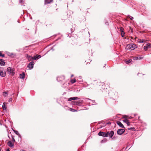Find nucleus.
Segmentation results:
<instances>
[{
  "label": "nucleus",
  "instance_id": "nucleus-1",
  "mask_svg": "<svg viewBox=\"0 0 151 151\" xmlns=\"http://www.w3.org/2000/svg\"><path fill=\"white\" fill-rule=\"evenodd\" d=\"M137 47L135 44L132 43L127 45L126 46V48L127 49L132 50H134Z\"/></svg>",
  "mask_w": 151,
  "mask_h": 151
},
{
  "label": "nucleus",
  "instance_id": "nucleus-2",
  "mask_svg": "<svg viewBox=\"0 0 151 151\" xmlns=\"http://www.w3.org/2000/svg\"><path fill=\"white\" fill-rule=\"evenodd\" d=\"M7 71L9 72V74L11 76H14L15 74V70L14 68L8 67L7 69Z\"/></svg>",
  "mask_w": 151,
  "mask_h": 151
},
{
  "label": "nucleus",
  "instance_id": "nucleus-3",
  "mask_svg": "<svg viewBox=\"0 0 151 151\" xmlns=\"http://www.w3.org/2000/svg\"><path fill=\"white\" fill-rule=\"evenodd\" d=\"M107 137L109 136L110 137L112 138L114 134V132L113 131L110 132L108 131L106 132Z\"/></svg>",
  "mask_w": 151,
  "mask_h": 151
},
{
  "label": "nucleus",
  "instance_id": "nucleus-4",
  "mask_svg": "<svg viewBox=\"0 0 151 151\" xmlns=\"http://www.w3.org/2000/svg\"><path fill=\"white\" fill-rule=\"evenodd\" d=\"M98 135L99 136H102L104 137H107V136L106 134V133L105 132H100L99 133Z\"/></svg>",
  "mask_w": 151,
  "mask_h": 151
},
{
  "label": "nucleus",
  "instance_id": "nucleus-5",
  "mask_svg": "<svg viewBox=\"0 0 151 151\" xmlns=\"http://www.w3.org/2000/svg\"><path fill=\"white\" fill-rule=\"evenodd\" d=\"M125 132V130L123 129H118L117 131V133L119 135H122Z\"/></svg>",
  "mask_w": 151,
  "mask_h": 151
},
{
  "label": "nucleus",
  "instance_id": "nucleus-6",
  "mask_svg": "<svg viewBox=\"0 0 151 151\" xmlns=\"http://www.w3.org/2000/svg\"><path fill=\"white\" fill-rule=\"evenodd\" d=\"M34 65V63L33 61H31L28 64L27 67L30 69H31L33 68Z\"/></svg>",
  "mask_w": 151,
  "mask_h": 151
},
{
  "label": "nucleus",
  "instance_id": "nucleus-7",
  "mask_svg": "<svg viewBox=\"0 0 151 151\" xmlns=\"http://www.w3.org/2000/svg\"><path fill=\"white\" fill-rule=\"evenodd\" d=\"M41 57L40 55H36L33 57H32V60H35L39 59Z\"/></svg>",
  "mask_w": 151,
  "mask_h": 151
},
{
  "label": "nucleus",
  "instance_id": "nucleus-8",
  "mask_svg": "<svg viewBox=\"0 0 151 151\" xmlns=\"http://www.w3.org/2000/svg\"><path fill=\"white\" fill-rule=\"evenodd\" d=\"M57 79L58 81H62L65 79V77L64 76H61L59 77H58Z\"/></svg>",
  "mask_w": 151,
  "mask_h": 151
},
{
  "label": "nucleus",
  "instance_id": "nucleus-9",
  "mask_svg": "<svg viewBox=\"0 0 151 151\" xmlns=\"http://www.w3.org/2000/svg\"><path fill=\"white\" fill-rule=\"evenodd\" d=\"M151 47V45L150 43L147 44L146 46H145L144 47V48L145 50H147L148 48H150Z\"/></svg>",
  "mask_w": 151,
  "mask_h": 151
},
{
  "label": "nucleus",
  "instance_id": "nucleus-10",
  "mask_svg": "<svg viewBox=\"0 0 151 151\" xmlns=\"http://www.w3.org/2000/svg\"><path fill=\"white\" fill-rule=\"evenodd\" d=\"M0 75L2 77H4L6 76L5 73L1 69H0Z\"/></svg>",
  "mask_w": 151,
  "mask_h": 151
},
{
  "label": "nucleus",
  "instance_id": "nucleus-11",
  "mask_svg": "<svg viewBox=\"0 0 151 151\" xmlns=\"http://www.w3.org/2000/svg\"><path fill=\"white\" fill-rule=\"evenodd\" d=\"M8 145L10 147H13L14 145V144L11 141H9L8 142Z\"/></svg>",
  "mask_w": 151,
  "mask_h": 151
},
{
  "label": "nucleus",
  "instance_id": "nucleus-12",
  "mask_svg": "<svg viewBox=\"0 0 151 151\" xmlns=\"http://www.w3.org/2000/svg\"><path fill=\"white\" fill-rule=\"evenodd\" d=\"M19 77L21 79H24L25 77V73L24 72H22V74H20Z\"/></svg>",
  "mask_w": 151,
  "mask_h": 151
},
{
  "label": "nucleus",
  "instance_id": "nucleus-13",
  "mask_svg": "<svg viewBox=\"0 0 151 151\" xmlns=\"http://www.w3.org/2000/svg\"><path fill=\"white\" fill-rule=\"evenodd\" d=\"M78 99V97H71L69 98L68 99V101H70L72 100H77Z\"/></svg>",
  "mask_w": 151,
  "mask_h": 151
},
{
  "label": "nucleus",
  "instance_id": "nucleus-14",
  "mask_svg": "<svg viewBox=\"0 0 151 151\" xmlns=\"http://www.w3.org/2000/svg\"><path fill=\"white\" fill-rule=\"evenodd\" d=\"M0 65L3 66L5 65V62L3 60L0 59Z\"/></svg>",
  "mask_w": 151,
  "mask_h": 151
},
{
  "label": "nucleus",
  "instance_id": "nucleus-15",
  "mask_svg": "<svg viewBox=\"0 0 151 151\" xmlns=\"http://www.w3.org/2000/svg\"><path fill=\"white\" fill-rule=\"evenodd\" d=\"M27 58L28 59L29 61H31L32 60V58L28 54H26Z\"/></svg>",
  "mask_w": 151,
  "mask_h": 151
},
{
  "label": "nucleus",
  "instance_id": "nucleus-16",
  "mask_svg": "<svg viewBox=\"0 0 151 151\" xmlns=\"http://www.w3.org/2000/svg\"><path fill=\"white\" fill-rule=\"evenodd\" d=\"M6 103L5 102H4L3 104L2 105V108L4 109L5 110H6Z\"/></svg>",
  "mask_w": 151,
  "mask_h": 151
},
{
  "label": "nucleus",
  "instance_id": "nucleus-17",
  "mask_svg": "<svg viewBox=\"0 0 151 151\" xmlns=\"http://www.w3.org/2000/svg\"><path fill=\"white\" fill-rule=\"evenodd\" d=\"M117 124L120 127H121L122 128H124V125H123V124H122V123H121L120 122H117Z\"/></svg>",
  "mask_w": 151,
  "mask_h": 151
},
{
  "label": "nucleus",
  "instance_id": "nucleus-18",
  "mask_svg": "<svg viewBox=\"0 0 151 151\" xmlns=\"http://www.w3.org/2000/svg\"><path fill=\"white\" fill-rule=\"evenodd\" d=\"M142 57L137 56L134 57L133 59L134 60H140L142 59Z\"/></svg>",
  "mask_w": 151,
  "mask_h": 151
},
{
  "label": "nucleus",
  "instance_id": "nucleus-19",
  "mask_svg": "<svg viewBox=\"0 0 151 151\" xmlns=\"http://www.w3.org/2000/svg\"><path fill=\"white\" fill-rule=\"evenodd\" d=\"M123 122L125 123H126L128 125H129L130 124L129 122V120L127 119H126L125 120H124Z\"/></svg>",
  "mask_w": 151,
  "mask_h": 151
},
{
  "label": "nucleus",
  "instance_id": "nucleus-20",
  "mask_svg": "<svg viewBox=\"0 0 151 151\" xmlns=\"http://www.w3.org/2000/svg\"><path fill=\"white\" fill-rule=\"evenodd\" d=\"M6 53L7 55L9 56H12V55H14L13 53H11L8 52H6Z\"/></svg>",
  "mask_w": 151,
  "mask_h": 151
},
{
  "label": "nucleus",
  "instance_id": "nucleus-21",
  "mask_svg": "<svg viewBox=\"0 0 151 151\" xmlns=\"http://www.w3.org/2000/svg\"><path fill=\"white\" fill-rule=\"evenodd\" d=\"M52 0H46L45 3L47 4H49L52 2Z\"/></svg>",
  "mask_w": 151,
  "mask_h": 151
},
{
  "label": "nucleus",
  "instance_id": "nucleus-22",
  "mask_svg": "<svg viewBox=\"0 0 151 151\" xmlns=\"http://www.w3.org/2000/svg\"><path fill=\"white\" fill-rule=\"evenodd\" d=\"M8 95L7 92L5 91L3 92V95L4 97H6Z\"/></svg>",
  "mask_w": 151,
  "mask_h": 151
},
{
  "label": "nucleus",
  "instance_id": "nucleus-23",
  "mask_svg": "<svg viewBox=\"0 0 151 151\" xmlns=\"http://www.w3.org/2000/svg\"><path fill=\"white\" fill-rule=\"evenodd\" d=\"M145 41V40L144 39H139L138 40V42L139 43H142V42H144Z\"/></svg>",
  "mask_w": 151,
  "mask_h": 151
},
{
  "label": "nucleus",
  "instance_id": "nucleus-24",
  "mask_svg": "<svg viewBox=\"0 0 151 151\" xmlns=\"http://www.w3.org/2000/svg\"><path fill=\"white\" fill-rule=\"evenodd\" d=\"M120 30L121 32L122 36H123V33H124V31H123V28L122 27H121L120 28Z\"/></svg>",
  "mask_w": 151,
  "mask_h": 151
},
{
  "label": "nucleus",
  "instance_id": "nucleus-25",
  "mask_svg": "<svg viewBox=\"0 0 151 151\" xmlns=\"http://www.w3.org/2000/svg\"><path fill=\"white\" fill-rule=\"evenodd\" d=\"M70 81H71V82L72 83H74L75 82H76V80L75 79H73L71 80Z\"/></svg>",
  "mask_w": 151,
  "mask_h": 151
},
{
  "label": "nucleus",
  "instance_id": "nucleus-26",
  "mask_svg": "<svg viewBox=\"0 0 151 151\" xmlns=\"http://www.w3.org/2000/svg\"><path fill=\"white\" fill-rule=\"evenodd\" d=\"M14 132V133L16 134H17V135H19V134L18 132V131H16V130H13Z\"/></svg>",
  "mask_w": 151,
  "mask_h": 151
},
{
  "label": "nucleus",
  "instance_id": "nucleus-27",
  "mask_svg": "<svg viewBox=\"0 0 151 151\" xmlns=\"http://www.w3.org/2000/svg\"><path fill=\"white\" fill-rule=\"evenodd\" d=\"M123 117V118L125 119H127V118L130 119L129 117V118L127 117V116L126 115H124Z\"/></svg>",
  "mask_w": 151,
  "mask_h": 151
},
{
  "label": "nucleus",
  "instance_id": "nucleus-28",
  "mask_svg": "<svg viewBox=\"0 0 151 151\" xmlns=\"http://www.w3.org/2000/svg\"><path fill=\"white\" fill-rule=\"evenodd\" d=\"M132 61V60H129L127 61L126 62V63H131Z\"/></svg>",
  "mask_w": 151,
  "mask_h": 151
},
{
  "label": "nucleus",
  "instance_id": "nucleus-29",
  "mask_svg": "<svg viewBox=\"0 0 151 151\" xmlns=\"http://www.w3.org/2000/svg\"><path fill=\"white\" fill-rule=\"evenodd\" d=\"M128 17L129 18L131 19V20H132L134 18L132 17L131 16H128Z\"/></svg>",
  "mask_w": 151,
  "mask_h": 151
},
{
  "label": "nucleus",
  "instance_id": "nucleus-30",
  "mask_svg": "<svg viewBox=\"0 0 151 151\" xmlns=\"http://www.w3.org/2000/svg\"><path fill=\"white\" fill-rule=\"evenodd\" d=\"M71 110H71V111H76V110L73 109H71Z\"/></svg>",
  "mask_w": 151,
  "mask_h": 151
},
{
  "label": "nucleus",
  "instance_id": "nucleus-31",
  "mask_svg": "<svg viewBox=\"0 0 151 151\" xmlns=\"http://www.w3.org/2000/svg\"><path fill=\"white\" fill-rule=\"evenodd\" d=\"M12 141L13 142H15V139H14V138H12Z\"/></svg>",
  "mask_w": 151,
  "mask_h": 151
},
{
  "label": "nucleus",
  "instance_id": "nucleus-32",
  "mask_svg": "<svg viewBox=\"0 0 151 151\" xmlns=\"http://www.w3.org/2000/svg\"><path fill=\"white\" fill-rule=\"evenodd\" d=\"M123 36H122V37H124V36H125V33H124H124H123Z\"/></svg>",
  "mask_w": 151,
  "mask_h": 151
},
{
  "label": "nucleus",
  "instance_id": "nucleus-33",
  "mask_svg": "<svg viewBox=\"0 0 151 151\" xmlns=\"http://www.w3.org/2000/svg\"><path fill=\"white\" fill-rule=\"evenodd\" d=\"M1 56L4 57L5 56V55L4 54H2Z\"/></svg>",
  "mask_w": 151,
  "mask_h": 151
},
{
  "label": "nucleus",
  "instance_id": "nucleus-34",
  "mask_svg": "<svg viewBox=\"0 0 151 151\" xmlns=\"http://www.w3.org/2000/svg\"><path fill=\"white\" fill-rule=\"evenodd\" d=\"M2 55L1 52L0 51V56H1Z\"/></svg>",
  "mask_w": 151,
  "mask_h": 151
},
{
  "label": "nucleus",
  "instance_id": "nucleus-35",
  "mask_svg": "<svg viewBox=\"0 0 151 151\" xmlns=\"http://www.w3.org/2000/svg\"><path fill=\"white\" fill-rule=\"evenodd\" d=\"M6 151H9V149H8L6 150Z\"/></svg>",
  "mask_w": 151,
  "mask_h": 151
},
{
  "label": "nucleus",
  "instance_id": "nucleus-36",
  "mask_svg": "<svg viewBox=\"0 0 151 151\" xmlns=\"http://www.w3.org/2000/svg\"><path fill=\"white\" fill-rule=\"evenodd\" d=\"M115 138V137H114L113 138H112V139H114Z\"/></svg>",
  "mask_w": 151,
  "mask_h": 151
},
{
  "label": "nucleus",
  "instance_id": "nucleus-37",
  "mask_svg": "<svg viewBox=\"0 0 151 151\" xmlns=\"http://www.w3.org/2000/svg\"><path fill=\"white\" fill-rule=\"evenodd\" d=\"M73 75H72L71 76V77H73Z\"/></svg>",
  "mask_w": 151,
  "mask_h": 151
},
{
  "label": "nucleus",
  "instance_id": "nucleus-38",
  "mask_svg": "<svg viewBox=\"0 0 151 151\" xmlns=\"http://www.w3.org/2000/svg\"><path fill=\"white\" fill-rule=\"evenodd\" d=\"M21 151H26L24 150H21Z\"/></svg>",
  "mask_w": 151,
  "mask_h": 151
},
{
  "label": "nucleus",
  "instance_id": "nucleus-39",
  "mask_svg": "<svg viewBox=\"0 0 151 151\" xmlns=\"http://www.w3.org/2000/svg\"><path fill=\"white\" fill-rule=\"evenodd\" d=\"M22 0H20V2H21H21H22Z\"/></svg>",
  "mask_w": 151,
  "mask_h": 151
},
{
  "label": "nucleus",
  "instance_id": "nucleus-40",
  "mask_svg": "<svg viewBox=\"0 0 151 151\" xmlns=\"http://www.w3.org/2000/svg\"><path fill=\"white\" fill-rule=\"evenodd\" d=\"M12 99H10V101H12Z\"/></svg>",
  "mask_w": 151,
  "mask_h": 151
},
{
  "label": "nucleus",
  "instance_id": "nucleus-41",
  "mask_svg": "<svg viewBox=\"0 0 151 151\" xmlns=\"http://www.w3.org/2000/svg\"><path fill=\"white\" fill-rule=\"evenodd\" d=\"M1 151V149L0 148V151Z\"/></svg>",
  "mask_w": 151,
  "mask_h": 151
}]
</instances>
